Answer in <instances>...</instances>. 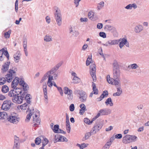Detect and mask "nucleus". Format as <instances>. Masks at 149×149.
Here are the masks:
<instances>
[{"instance_id": "f257e3e1", "label": "nucleus", "mask_w": 149, "mask_h": 149, "mask_svg": "<svg viewBox=\"0 0 149 149\" xmlns=\"http://www.w3.org/2000/svg\"><path fill=\"white\" fill-rule=\"evenodd\" d=\"M8 73L6 75V79L4 78H0V80L2 81H0V85L4 84L6 80L8 82H10L13 78H14L16 76V72L13 70L10 69L8 71Z\"/></svg>"}, {"instance_id": "f03ea898", "label": "nucleus", "mask_w": 149, "mask_h": 149, "mask_svg": "<svg viewBox=\"0 0 149 149\" xmlns=\"http://www.w3.org/2000/svg\"><path fill=\"white\" fill-rule=\"evenodd\" d=\"M24 85L23 86V89L24 91L23 94H22V98L23 100H26V101L27 103L30 104L31 101L30 99V95L27 93L28 90L29 89V87L27 84L24 83L23 84Z\"/></svg>"}, {"instance_id": "7ed1b4c3", "label": "nucleus", "mask_w": 149, "mask_h": 149, "mask_svg": "<svg viewBox=\"0 0 149 149\" xmlns=\"http://www.w3.org/2000/svg\"><path fill=\"white\" fill-rule=\"evenodd\" d=\"M61 63H58L50 71L47 72L42 78L41 81H44L45 80L47 79L48 75L49 77V74L50 75L52 74L55 72H56L58 69L59 67L61 66Z\"/></svg>"}, {"instance_id": "20e7f679", "label": "nucleus", "mask_w": 149, "mask_h": 149, "mask_svg": "<svg viewBox=\"0 0 149 149\" xmlns=\"http://www.w3.org/2000/svg\"><path fill=\"white\" fill-rule=\"evenodd\" d=\"M113 78L115 81V84L118 85V86H120V83L119 82V79L120 76V70H113Z\"/></svg>"}, {"instance_id": "39448f33", "label": "nucleus", "mask_w": 149, "mask_h": 149, "mask_svg": "<svg viewBox=\"0 0 149 149\" xmlns=\"http://www.w3.org/2000/svg\"><path fill=\"white\" fill-rule=\"evenodd\" d=\"M54 15L58 25L59 26H61L62 23V18L60 10H56Z\"/></svg>"}, {"instance_id": "423d86ee", "label": "nucleus", "mask_w": 149, "mask_h": 149, "mask_svg": "<svg viewBox=\"0 0 149 149\" xmlns=\"http://www.w3.org/2000/svg\"><path fill=\"white\" fill-rule=\"evenodd\" d=\"M24 83L26 84L22 78H21L20 80L19 78L15 77L14 79L11 83V87L13 88H16L18 84L20 85H22L23 88V84Z\"/></svg>"}, {"instance_id": "0eeeda50", "label": "nucleus", "mask_w": 149, "mask_h": 149, "mask_svg": "<svg viewBox=\"0 0 149 149\" xmlns=\"http://www.w3.org/2000/svg\"><path fill=\"white\" fill-rule=\"evenodd\" d=\"M90 72L93 78V81H95L96 80L95 72L96 70V65L95 64L92 63L90 65Z\"/></svg>"}, {"instance_id": "6e6552de", "label": "nucleus", "mask_w": 149, "mask_h": 149, "mask_svg": "<svg viewBox=\"0 0 149 149\" xmlns=\"http://www.w3.org/2000/svg\"><path fill=\"white\" fill-rule=\"evenodd\" d=\"M12 104H13L10 100H6L3 102L1 106V109L4 111H7L10 108Z\"/></svg>"}, {"instance_id": "1a4fd4ad", "label": "nucleus", "mask_w": 149, "mask_h": 149, "mask_svg": "<svg viewBox=\"0 0 149 149\" xmlns=\"http://www.w3.org/2000/svg\"><path fill=\"white\" fill-rule=\"evenodd\" d=\"M111 112L110 109L108 108L102 109H100L97 114V116L99 117L100 115H107L110 114Z\"/></svg>"}, {"instance_id": "9d476101", "label": "nucleus", "mask_w": 149, "mask_h": 149, "mask_svg": "<svg viewBox=\"0 0 149 149\" xmlns=\"http://www.w3.org/2000/svg\"><path fill=\"white\" fill-rule=\"evenodd\" d=\"M7 120L10 123L16 124L19 122L20 118L15 116L11 115L8 117Z\"/></svg>"}, {"instance_id": "9b49d317", "label": "nucleus", "mask_w": 149, "mask_h": 149, "mask_svg": "<svg viewBox=\"0 0 149 149\" xmlns=\"http://www.w3.org/2000/svg\"><path fill=\"white\" fill-rule=\"evenodd\" d=\"M33 122L35 123L34 124V126L37 127L40 123V120L38 117V115L36 113H33Z\"/></svg>"}, {"instance_id": "f8f14e48", "label": "nucleus", "mask_w": 149, "mask_h": 149, "mask_svg": "<svg viewBox=\"0 0 149 149\" xmlns=\"http://www.w3.org/2000/svg\"><path fill=\"white\" fill-rule=\"evenodd\" d=\"M13 102L15 103L18 104H21L23 101V98L22 95H16L14 98L12 99Z\"/></svg>"}, {"instance_id": "ddd939ff", "label": "nucleus", "mask_w": 149, "mask_h": 149, "mask_svg": "<svg viewBox=\"0 0 149 149\" xmlns=\"http://www.w3.org/2000/svg\"><path fill=\"white\" fill-rule=\"evenodd\" d=\"M79 95V98L81 102H84L86 101L87 95L86 92L83 91Z\"/></svg>"}, {"instance_id": "4468645a", "label": "nucleus", "mask_w": 149, "mask_h": 149, "mask_svg": "<svg viewBox=\"0 0 149 149\" xmlns=\"http://www.w3.org/2000/svg\"><path fill=\"white\" fill-rule=\"evenodd\" d=\"M102 127L100 124L96 123L92 130H91V133L93 134H95L98 132Z\"/></svg>"}, {"instance_id": "2eb2a0df", "label": "nucleus", "mask_w": 149, "mask_h": 149, "mask_svg": "<svg viewBox=\"0 0 149 149\" xmlns=\"http://www.w3.org/2000/svg\"><path fill=\"white\" fill-rule=\"evenodd\" d=\"M43 91L44 94V97L45 100V101L46 103H48V97L47 95V85L45 84L43 85Z\"/></svg>"}, {"instance_id": "dca6fc26", "label": "nucleus", "mask_w": 149, "mask_h": 149, "mask_svg": "<svg viewBox=\"0 0 149 149\" xmlns=\"http://www.w3.org/2000/svg\"><path fill=\"white\" fill-rule=\"evenodd\" d=\"M130 135L127 134L124 136L123 138L122 142L125 144L129 143L131 142Z\"/></svg>"}, {"instance_id": "f3484780", "label": "nucleus", "mask_w": 149, "mask_h": 149, "mask_svg": "<svg viewBox=\"0 0 149 149\" xmlns=\"http://www.w3.org/2000/svg\"><path fill=\"white\" fill-rule=\"evenodd\" d=\"M10 63V62H7L5 63L4 64L2 65L1 68L2 72H6L8 70Z\"/></svg>"}, {"instance_id": "a211bd4d", "label": "nucleus", "mask_w": 149, "mask_h": 149, "mask_svg": "<svg viewBox=\"0 0 149 149\" xmlns=\"http://www.w3.org/2000/svg\"><path fill=\"white\" fill-rule=\"evenodd\" d=\"M14 90V91L15 92V93L16 94V95H22V94H23L24 91V89H23V90H22L21 88H13Z\"/></svg>"}, {"instance_id": "6ab92c4d", "label": "nucleus", "mask_w": 149, "mask_h": 149, "mask_svg": "<svg viewBox=\"0 0 149 149\" xmlns=\"http://www.w3.org/2000/svg\"><path fill=\"white\" fill-rule=\"evenodd\" d=\"M120 70V69L118 62L116 60H114L113 63V70Z\"/></svg>"}, {"instance_id": "aec40b11", "label": "nucleus", "mask_w": 149, "mask_h": 149, "mask_svg": "<svg viewBox=\"0 0 149 149\" xmlns=\"http://www.w3.org/2000/svg\"><path fill=\"white\" fill-rule=\"evenodd\" d=\"M120 40L119 46L120 49L122 48L123 46L125 44V42H127V39L125 38H120L119 39Z\"/></svg>"}, {"instance_id": "412c9836", "label": "nucleus", "mask_w": 149, "mask_h": 149, "mask_svg": "<svg viewBox=\"0 0 149 149\" xmlns=\"http://www.w3.org/2000/svg\"><path fill=\"white\" fill-rule=\"evenodd\" d=\"M137 7V5L136 3H134L132 4H129L125 7V8L127 10H132L133 8L134 9H136Z\"/></svg>"}, {"instance_id": "4be33fe9", "label": "nucleus", "mask_w": 149, "mask_h": 149, "mask_svg": "<svg viewBox=\"0 0 149 149\" xmlns=\"http://www.w3.org/2000/svg\"><path fill=\"white\" fill-rule=\"evenodd\" d=\"M107 80L108 82L110 84L113 85H114L116 86H118V85H116L115 84V79H114V78H111L110 77V76L109 75H108L107 76Z\"/></svg>"}, {"instance_id": "5701e85b", "label": "nucleus", "mask_w": 149, "mask_h": 149, "mask_svg": "<svg viewBox=\"0 0 149 149\" xmlns=\"http://www.w3.org/2000/svg\"><path fill=\"white\" fill-rule=\"evenodd\" d=\"M0 52H1L2 54L4 55L5 57H6L8 60L9 59V55L7 50H5L4 48H2L0 50Z\"/></svg>"}, {"instance_id": "b1692460", "label": "nucleus", "mask_w": 149, "mask_h": 149, "mask_svg": "<svg viewBox=\"0 0 149 149\" xmlns=\"http://www.w3.org/2000/svg\"><path fill=\"white\" fill-rule=\"evenodd\" d=\"M53 79V76L49 74L48 81H47V85L49 87H51L53 85V83L52 81V80Z\"/></svg>"}, {"instance_id": "393cba45", "label": "nucleus", "mask_w": 149, "mask_h": 149, "mask_svg": "<svg viewBox=\"0 0 149 149\" xmlns=\"http://www.w3.org/2000/svg\"><path fill=\"white\" fill-rule=\"evenodd\" d=\"M43 139V140H42V146L39 149H44V147L48 144L49 142L48 140L46 138H44Z\"/></svg>"}, {"instance_id": "a878e982", "label": "nucleus", "mask_w": 149, "mask_h": 149, "mask_svg": "<svg viewBox=\"0 0 149 149\" xmlns=\"http://www.w3.org/2000/svg\"><path fill=\"white\" fill-rule=\"evenodd\" d=\"M17 95L13 88L11 89L8 93V96L12 97V99Z\"/></svg>"}, {"instance_id": "bb28decb", "label": "nucleus", "mask_w": 149, "mask_h": 149, "mask_svg": "<svg viewBox=\"0 0 149 149\" xmlns=\"http://www.w3.org/2000/svg\"><path fill=\"white\" fill-rule=\"evenodd\" d=\"M29 104L28 103H25L24 104L20 106L19 108H20L22 110H25L26 109L28 110L29 109V105L28 106V104Z\"/></svg>"}, {"instance_id": "cd10ccee", "label": "nucleus", "mask_w": 149, "mask_h": 149, "mask_svg": "<svg viewBox=\"0 0 149 149\" xmlns=\"http://www.w3.org/2000/svg\"><path fill=\"white\" fill-rule=\"evenodd\" d=\"M93 134H93L91 133V130L90 132H87L85 134L84 136L82 138V141H84L88 139L91 135Z\"/></svg>"}, {"instance_id": "c85d7f7f", "label": "nucleus", "mask_w": 149, "mask_h": 149, "mask_svg": "<svg viewBox=\"0 0 149 149\" xmlns=\"http://www.w3.org/2000/svg\"><path fill=\"white\" fill-rule=\"evenodd\" d=\"M92 86L93 88V93L95 95L97 94L98 93V90L96 88L95 84L93 82H92Z\"/></svg>"}, {"instance_id": "c756f323", "label": "nucleus", "mask_w": 149, "mask_h": 149, "mask_svg": "<svg viewBox=\"0 0 149 149\" xmlns=\"http://www.w3.org/2000/svg\"><path fill=\"white\" fill-rule=\"evenodd\" d=\"M34 111V109L33 108V109H31L30 110L29 112V114L27 115L26 117V121L28 120V121L30 120L31 116L32 115H33L34 113L33 111Z\"/></svg>"}, {"instance_id": "7c9ffc66", "label": "nucleus", "mask_w": 149, "mask_h": 149, "mask_svg": "<svg viewBox=\"0 0 149 149\" xmlns=\"http://www.w3.org/2000/svg\"><path fill=\"white\" fill-rule=\"evenodd\" d=\"M112 142V141L111 139L109 141L106 143L105 145L103 147L102 149H109Z\"/></svg>"}, {"instance_id": "2f4dec72", "label": "nucleus", "mask_w": 149, "mask_h": 149, "mask_svg": "<svg viewBox=\"0 0 149 149\" xmlns=\"http://www.w3.org/2000/svg\"><path fill=\"white\" fill-rule=\"evenodd\" d=\"M20 56L19 52H17L16 54L14 55V58L16 63H18L19 59V57Z\"/></svg>"}, {"instance_id": "473e14b6", "label": "nucleus", "mask_w": 149, "mask_h": 149, "mask_svg": "<svg viewBox=\"0 0 149 149\" xmlns=\"http://www.w3.org/2000/svg\"><path fill=\"white\" fill-rule=\"evenodd\" d=\"M143 30V27L141 25L136 26L134 29L136 33H139L140 32Z\"/></svg>"}, {"instance_id": "72a5a7b5", "label": "nucleus", "mask_w": 149, "mask_h": 149, "mask_svg": "<svg viewBox=\"0 0 149 149\" xmlns=\"http://www.w3.org/2000/svg\"><path fill=\"white\" fill-rule=\"evenodd\" d=\"M105 103L106 105H108L109 104L110 106H112L113 105V103L112 102L111 98L109 97L106 100Z\"/></svg>"}, {"instance_id": "f704fd0d", "label": "nucleus", "mask_w": 149, "mask_h": 149, "mask_svg": "<svg viewBox=\"0 0 149 149\" xmlns=\"http://www.w3.org/2000/svg\"><path fill=\"white\" fill-rule=\"evenodd\" d=\"M9 88L6 85H3L2 87L1 91L3 93H6L9 91Z\"/></svg>"}, {"instance_id": "c9c22d12", "label": "nucleus", "mask_w": 149, "mask_h": 149, "mask_svg": "<svg viewBox=\"0 0 149 149\" xmlns=\"http://www.w3.org/2000/svg\"><path fill=\"white\" fill-rule=\"evenodd\" d=\"M80 81V79L77 77H74L72 79V83L77 84L79 83Z\"/></svg>"}, {"instance_id": "e433bc0d", "label": "nucleus", "mask_w": 149, "mask_h": 149, "mask_svg": "<svg viewBox=\"0 0 149 149\" xmlns=\"http://www.w3.org/2000/svg\"><path fill=\"white\" fill-rule=\"evenodd\" d=\"M108 95V93L107 91H104L100 97V98L101 99V100H102L104 97L107 96Z\"/></svg>"}, {"instance_id": "4c0bfd02", "label": "nucleus", "mask_w": 149, "mask_h": 149, "mask_svg": "<svg viewBox=\"0 0 149 149\" xmlns=\"http://www.w3.org/2000/svg\"><path fill=\"white\" fill-rule=\"evenodd\" d=\"M67 94V99L69 101L72 100L73 98L72 91H70L69 93Z\"/></svg>"}, {"instance_id": "58836bf2", "label": "nucleus", "mask_w": 149, "mask_h": 149, "mask_svg": "<svg viewBox=\"0 0 149 149\" xmlns=\"http://www.w3.org/2000/svg\"><path fill=\"white\" fill-rule=\"evenodd\" d=\"M138 65L136 63H134L133 64H130L129 65L128 68L130 69H136L139 68Z\"/></svg>"}, {"instance_id": "ea45409f", "label": "nucleus", "mask_w": 149, "mask_h": 149, "mask_svg": "<svg viewBox=\"0 0 149 149\" xmlns=\"http://www.w3.org/2000/svg\"><path fill=\"white\" fill-rule=\"evenodd\" d=\"M88 145V144H86L85 143H83L81 144L77 143V146L79 147L80 149H83L84 148L87 147Z\"/></svg>"}, {"instance_id": "a19ab883", "label": "nucleus", "mask_w": 149, "mask_h": 149, "mask_svg": "<svg viewBox=\"0 0 149 149\" xmlns=\"http://www.w3.org/2000/svg\"><path fill=\"white\" fill-rule=\"evenodd\" d=\"M52 38L51 36L49 35H46L44 37V40L47 42H49L52 40Z\"/></svg>"}, {"instance_id": "79ce46f5", "label": "nucleus", "mask_w": 149, "mask_h": 149, "mask_svg": "<svg viewBox=\"0 0 149 149\" xmlns=\"http://www.w3.org/2000/svg\"><path fill=\"white\" fill-rule=\"evenodd\" d=\"M11 32V30L5 32L4 34V36L6 38H10V34Z\"/></svg>"}, {"instance_id": "37998d69", "label": "nucleus", "mask_w": 149, "mask_h": 149, "mask_svg": "<svg viewBox=\"0 0 149 149\" xmlns=\"http://www.w3.org/2000/svg\"><path fill=\"white\" fill-rule=\"evenodd\" d=\"M59 126L58 125H54V127L52 129L53 132L55 133H58V131L59 130Z\"/></svg>"}, {"instance_id": "c03bdc74", "label": "nucleus", "mask_w": 149, "mask_h": 149, "mask_svg": "<svg viewBox=\"0 0 149 149\" xmlns=\"http://www.w3.org/2000/svg\"><path fill=\"white\" fill-rule=\"evenodd\" d=\"M60 135L58 134H56L55 136L54 139V143H56L58 141H59V139H60Z\"/></svg>"}, {"instance_id": "a18cd8bd", "label": "nucleus", "mask_w": 149, "mask_h": 149, "mask_svg": "<svg viewBox=\"0 0 149 149\" xmlns=\"http://www.w3.org/2000/svg\"><path fill=\"white\" fill-rule=\"evenodd\" d=\"M88 16L89 18L91 19L94 18L95 16L94 13L92 11L89 12L88 14Z\"/></svg>"}, {"instance_id": "49530a36", "label": "nucleus", "mask_w": 149, "mask_h": 149, "mask_svg": "<svg viewBox=\"0 0 149 149\" xmlns=\"http://www.w3.org/2000/svg\"><path fill=\"white\" fill-rule=\"evenodd\" d=\"M41 140L40 137H38L36 138L35 140V142L36 145H38L41 143Z\"/></svg>"}, {"instance_id": "de8ad7c7", "label": "nucleus", "mask_w": 149, "mask_h": 149, "mask_svg": "<svg viewBox=\"0 0 149 149\" xmlns=\"http://www.w3.org/2000/svg\"><path fill=\"white\" fill-rule=\"evenodd\" d=\"M113 27L110 25H106L104 26V28L106 30L110 31L112 30Z\"/></svg>"}, {"instance_id": "09e8293b", "label": "nucleus", "mask_w": 149, "mask_h": 149, "mask_svg": "<svg viewBox=\"0 0 149 149\" xmlns=\"http://www.w3.org/2000/svg\"><path fill=\"white\" fill-rule=\"evenodd\" d=\"M58 140H59V141H65L67 142L68 141V139H66V138L64 137L63 136L61 135H60V139H59Z\"/></svg>"}, {"instance_id": "8fccbe9b", "label": "nucleus", "mask_w": 149, "mask_h": 149, "mask_svg": "<svg viewBox=\"0 0 149 149\" xmlns=\"http://www.w3.org/2000/svg\"><path fill=\"white\" fill-rule=\"evenodd\" d=\"M130 138L131 142L133 141H135L136 140V139L137 137L135 136L134 135H130Z\"/></svg>"}, {"instance_id": "3c124183", "label": "nucleus", "mask_w": 149, "mask_h": 149, "mask_svg": "<svg viewBox=\"0 0 149 149\" xmlns=\"http://www.w3.org/2000/svg\"><path fill=\"white\" fill-rule=\"evenodd\" d=\"M70 91H72V90L69 89L67 87H65L64 88V92L65 94H67L69 93Z\"/></svg>"}, {"instance_id": "603ef678", "label": "nucleus", "mask_w": 149, "mask_h": 149, "mask_svg": "<svg viewBox=\"0 0 149 149\" xmlns=\"http://www.w3.org/2000/svg\"><path fill=\"white\" fill-rule=\"evenodd\" d=\"M19 138L16 136H14V144H19Z\"/></svg>"}, {"instance_id": "864d4df0", "label": "nucleus", "mask_w": 149, "mask_h": 149, "mask_svg": "<svg viewBox=\"0 0 149 149\" xmlns=\"http://www.w3.org/2000/svg\"><path fill=\"white\" fill-rule=\"evenodd\" d=\"M111 45H113L116 44H118L120 42V40H115L112 41H111Z\"/></svg>"}, {"instance_id": "5fc2aeb1", "label": "nucleus", "mask_w": 149, "mask_h": 149, "mask_svg": "<svg viewBox=\"0 0 149 149\" xmlns=\"http://www.w3.org/2000/svg\"><path fill=\"white\" fill-rule=\"evenodd\" d=\"M92 61L91 58H90L88 57L87 59L86 62V65L87 66L88 65L91 63Z\"/></svg>"}, {"instance_id": "6e6d98bb", "label": "nucleus", "mask_w": 149, "mask_h": 149, "mask_svg": "<svg viewBox=\"0 0 149 149\" xmlns=\"http://www.w3.org/2000/svg\"><path fill=\"white\" fill-rule=\"evenodd\" d=\"M83 91L80 90H79L76 89L74 90V94L75 95H79L81 93V91Z\"/></svg>"}, {"instance_id": "4d7b16f0", "label": "nucleus", "mask_w": 149, "mask_h": 149, "mask_svg": "<svg viewBox=\"0 0 149 149\" xmlns=\"http://www.w3.org/2000/svg\"><path fill=\"white\" fill-rule=\"evenodd\" d=\"M98 52L100 55L102 56V57L104 58V60H105V58L103 54L102 53V50L101 47H100V49L98 50Z\"/></svg>"}, {"instance_id": "13d9d810", "label": "nucleus", "mask_w": 149, "mask_h": 149, "mask_svg": "<svg viewBox=\"0 0 149 149\" xmlns=\"http://www.w3.org/2000/svg\"><path fill=\"white\" fill-rule=\"evenodd\" d=\"M57 88L58 89V90L60 93V95H61L63 96V93L62 88L60 87H57Z\"/></svg>"}, {"instance_id": "bf43d9fd", "label": "nucleus", "mask_w": 149, "mask_h": 149, "mask_svg": "<svg viewBox=\"0 0 149 149\" xmlns=\"http://www.w3.org/2000/svg\"><path fill=\"white\" fill-rule=\"evenodd\" d=\"M99 35L100 37L103 38H105L106 37V34L104 32H101L99 33Z\"/></svg>"}, {"instance_id": "052dcab7", "label": "nucleus", "mask_w": 149, "mask_h": 149, "mask_svg": "<svg viewBox=\"0 0 149 149\" xmlns=\"http://www.w3.org/2000/svg\"><path fill=\"white\" fill-rule=\"evenodd\" d=\"M81 108V109H82L83 110H86V107L84 104H81L79 106Z\"/></svg>"}, {"instance_id": "680f3d73", "label": "nucleus", "mask_w": 149, "mask_h": 149, "mask_svg": "<svg viewBox=\"0 0 149 149\" xmlns=\"http://www.w3.org/2000/svg\"><path fill=\"white\" fill-rule=\"evenodd\" d=\"M70 110L71 111H73L74 110V105L73 104H71L70 106L69 107Z\"/></svg>"}, {"instance_id": "e2e57ef3", "label": "nucleus", "mask_w": 149, "mask_h": 149, "mask_svg": "<svg viewBox=\"0 0 149 149\" xmlns=\"http://www.w3.org/2000/svg\"><path fill=\"white\" fill-rule=\"evenodd\" d=\"M84 121L85 123H86L88 124V125L91 124V123H90L91 121L89 119H88L87 118H85L84 119Z\"/></svg>"}, {"instance_id": "0e129e2a", "label": "nucleus", "mask_w": 149, "mask_h": 149, "mask_svg": "<svg viewBox=\"0 0 149 149\" xmlns=\"http://www.w3.org/2000/svg\"><path fill=\"white\" fill-rule=\"evenodd\" d=\"M71 34L75 37H77L79 35V33L77 31L74 30Z\"/></svg>"}, {"instance_id": "69168bd1", "label": "nucleus", "mask_w": 149, "mask_h": 149, "mask_svg": "<svg viewBox=\"0 0 149 149\" xmlns=\"http://www.w3.org/2000/svg\"><path fill=\"white\" fill-rule=\"evenodd\" d=\"M5 57V56H4L1 53V52H0V61H3Z\"/></svg>"}, {"instance_id": "338daca9", "label": "nucleus", "mask_w": 149, "mask_h": 149, "mask_svg": "<svg viewBox=\"0 0 149 149\" xmlns=\"http://www.w3.org/2000/svg\"><path fill=\"white\" fill-rule=\"evenodd\" d=\"M122 137V134H117L115 135V138L118 139H121Z\"/></svg>"}, {"instance_id": "774afa93", "label": "nucleus", "mask_w": 149, "mask_h": 149, "mask_svg": "<svg viewBox=\"0 0 149 149\" xmlns=\"http://www.w3.org/2000/svg\"><path fill=\"white\" fill-rule=\"evenodd\" d=\"M66 129L67 132L69 133L70 131L71 127L70 125H66Z\"/></svg>"}]
</instances>
